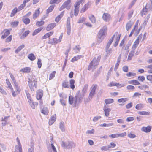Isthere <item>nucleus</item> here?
Listing matches in <instances>:
<instances>
[{
    "label": "nucleus",
    "mask_w": 152,
    "mask_h": 152,
    "mask_svg": "<svg viewBox=\"0 0 152 152\" xmlns=\"http://www.w3.org/2000/svg\"><path fill=\"white\" fill-rule=\"evenodd\" d=\"M84 96V95L82 94L79 91L76 92L75 98V107L78 106L82 102Z\"/></svg>",
    "instance_id": "1"
},
{
    "label": "nucleus",
    "mask_w": 152,
    "mask_h": 152,
    "mask_svg": "<svg viewBox=\"0 0 152 152\" xmlns=\"http://www.w3.org/2000/svg\"><path fill=\"white\" fill-rule=\"evenodd\" d=\"M101 58V56H99L96 58L95 57L92 61L90 63L88 69L90 70L92 69H95L96 68V66L98 65L99 63V61Z\"/></svg>",
    "instance_id": "2"
},
{
    "label": "nucleus",
    "mask_w": 152,
    "mask_h": 152,
    "mask_svg": "<svg viewBox=\"0 0 152 152\" xmlns=\"http://www.w3.org/2000/svg\"><path fill=\"white\" fill-rule=\"evenodd\" d=\"M107 33V29H100L98 34V41L99 42H101L106 36Z\"/></svg>",
    "instance_id": "3"
},
{
    "label": "nucleus",
    "mask_w": 152,
    "mask_h": 152,
    "mask_svg": "<svg viewBox=\"0 0 152 152\" xmlns=\"http://www.w3.org/2000/svg\"><path fill=\"white\" fill-rule=\"evenodd\" d=\"M61 145L64 148L67 149H70L74 148L75 146V144L73 142L71 141H68L66 142L62 141Z\"/></svg>",
    "instance_id": "4"
},
{
    "label": "nucleus",
    "mask_w": 152,
    "mask_h": 152,
    "mask_svg": "<svg viewBox=\"0 0 152 152\" xmlns=\"http://www.w3.org/2000/svg\"><path fill=\"white\" fill-rule=\"evenodd\" d=\"M29 86L31 91H34V86L35 88L37 87V81L34 79H29Z\"/></svg>",
    "instance_id": "5"
},
{
    "label": "nucleus",
    "mask_w": 152,
    "mask_h": 152,
    "mask_svg": "<svg viewBox=\"0 0 152 152\" xmlns=\"http://www.w3.org/2000/svg\"><path fill=\"white\" fill-rule=\"evenodd\" d=\"M121 34L118 33V32H116L113 35L112 37H113V39H114V38H115V41L114 45L115 47H116L118 45V43L119 41Z\"/></svg>",
    "instance_id": "6"
},
{
    "label": "nucleus",
    "mask_w": 152,
    "mask_h": 152,
    "mask_svg": "<svg viewBox=\"0 0 152 152\" xmlns=\"http://www.w3.org/2000/svg\"><path fill=\"white\" fill-rule=\"evenodd\" d=\"M82 2L79 0L77 1L75 3L74 7V15L77 16L79 12V5Z\"/></svg>",
    "instance_id": "7"
},
{
    "label": "nucleus",
    "mask_w": 152,
    "mask_h": 152,
    "mask_svg": "<svg viewBox=\"0 0 152 152\" xmlns=\"http://www.w3.org/2000/svg\"><path fill=\"white\" fill-rule=\"evenodd\" d=\"M16 140L17 142L18 145L15 146V152H22L21 145L18 137L17 138Z\"/></svg>",
    "instance_id": "8"
},
{
    "label": "nucleus",
    "mask_w": 152,
    "mask_h": 152,
    "mask_svg": "<svg viewBox=\"0 0 152 152\" xmlns=\"http://www.w3.org/2000/svg\"><path fill=\"white\" fill-rule=\"evenodd\" d=\"M71 0H67L63 4L65 8L69 10L70 9L71 5Z\"/></svg>",
    "instance_id": "9"
},
{
    "label": "nucleus",
    "mask_w": 152,
    "mask_h": 152,
    "mask_svg": "<svg viewBox=\"0 0 152 152\" xmlns=\"http://www.w3.org/2000/svg\"><path fill=\"white\" fill-rule=\"evenodd\" d=\"M43 95V92L42 90H39L37 92L36 98L38 100L40 99Z\"/></svg>",
    "instance_id": "10"
},
{
    "label": "nucleus",
    "mask_w": 152,
    "mask_h": 152,
    "mask_svg": "<svg viewBox=\"0 0 152 152\" xmlns=\"http://www.w3.org/2000/svg\"><path fill=\"white\" fill-rule=\"evenodd\" d=\"M102 18L104 20L106 21H109L110 19V16L108 13H104L102 16Z\"/></svg>",
    "instance_id": "11"
},
{
    "label": "nucleus",
    "mask_w": 152,
    "mask_h": 152,
    "mask_svg": "<svg viewBox=\"0 0 152 152\" xmlns=\"http://www.w3.org/2000/svg\"><path fill=\"white\" fill-rule=\"evenodd\" d=\"M151 127L150 126H148L147 127H143L141 128V130L145 133H148L151 130Z\"/></svg>",
    "instance_id": "12"
},
{
    "label": "nucleus",
    "mask_w": 152,
    "mask_h": 152,
    "mask_svg": "<svg viewBox=\"0 0 152 152\" xmlns=\"http://www.w3.org/2000/svg\"><path fill=\"white\" fill-rule=\"evenodd\" d=\"M75 99L72 96H70L69 97L68 103L70 104H73V107H75Z\"/></svg>",
    "instance_id": "13"
},
{
    "label": "nucleus",
    "mask_w": 152,
    "mask_h": 152,
    "mask_svg": "<svg viewBox=\"0 0 152 152\" xmlns=\"http://www.w3.org/2000/svg\"><path fill=\"white\" fill-rule=\"evenodd\" d=\"M108 86L109 87H111L112 86H116L117 87H121L124 86V85L121 86V84L119 83L113 82H111L108 85Z\"/></svg>",
    "instance_id": "14"
},
{
    "label": "nucleus",
    "mask_w": 152,
    "mask_h": 152,
    "mask_svg": "<svg viewBox=\"0 0 152 152\" xmlns=\"http://www.w3.org/2000/svg\"><path fill=\"white\" fill-rule=\"evenodd\" d=\"M3 33H4V34L1 36V38L2 39H4L10 34V31L7 29H4Z\"/></svg>",
    "instance_id": "15"
},
{
    "label": "nucleus",
    "mask_w": 152,
    "mask_h": 152,
    "mask_svg": "<svg viewBox=\"0 0 152 152\" xmlns=\"http://www.w3.org/2000/svg\"><path fill=\"white\" fill-rule=\"evenodd\" d=\"M56 119V115L55 114L54 115L51 116L49 121V125H52L55 121Z\"/></svg>",
    "instance_id": "16"
},
{
    "label": "nucleus",
    "mask_w": 152,
    "mask_h": 152,
    "mask_svg": "<svg viewBox=\"0 0 152 152\" xmlns=\"http://www.w3.org/2000/svg\"><path fill=\"white\" fill-rule=\"evenodd\" d=\"M89 5L90 3L89 2L84 5L81 9L80 12L81 13H83L85 12L88 8Z\"/></svg>",
    "instance_id": "17"
},
{
    "label": "nucleus",
    "mask_w": 152,
    "mask_h": 152,
    "mask_svg": "<svg viewBox=\"0 0 152 152\" xmlns=\"http://www.w3.org/2000/svg\"><path fill=\"white\" fill-rule=\"evenodd\" d=\"M139 37H138L135 42H134L133 45L132 46V50H134V51H135L136 48L138 46V45L139 44Z\"/></svg>",
    "instance_id": "18"
},
{
    "label": "nucleus",
    "mask_w": 152,
    "mask_h": 152,
    "mask_svg": "<svg viewBox=\"0 0 152 152\" xmlns=\"http://www.w3.org/2000/svg\"><path fill=\"white\" fill-rule=\"evenodd\" d=\"M88 18L91 22L93 23H95L96 22V19L95 16L93 15H90Z\"/></svg>",
    "instance_id": "19"
},
{
    "label": "nucleus",
    "mask_w": 152,
    "mask_h": 152,
    "mask_svg": "<svg viewBox=\"0 0 152 152\" xmlns=\"http://www.w3.org/2000/svg\"><path fill=\"white\" fill-rule=\"evenodd\" d=\"M28 102L31 107L33 109H34L35 107L37 106L38 104L37 102H33L32 100L29 101Z\"/></svg>",
    "instance_id": "20"
},
{
    "label": "nucleus",
    "mask_w": 152,
    "mask_h": 152,
    "mask_svg": "<svg viewBox=\"0 0 152 152\" xmlns=\"http://www.w3.org/2000/svg\"><path fill=\"white\" fill-rule=\"evenodd\" d=\"M103 110L104 112L105 116L107 117L108 116L109 114V113L111 111V109L110 108H106L105 106L103 109Z\"/></svg>",
    "instance_id": "21"
},
{
    "label": "nucleus",
    "mask_w": 152,
    "mask_h": 152,
    "mask_svg": "<svg viewBox=\"0 0 152 152\" xmlns=\"http://www.w3.org/2000/svg\"><path fill=\"white\" fill-rule=\"evenodd\" d=\"M114 124L113 123H104L103 124L100 125V127H110L113 126Z\"/></svg>",
    "instance_id": "22"
},
{
    "label": "nucleus",
    "mask_w": 152,
    "mask_h": 152,
    "mask_svg": "<svg viewBox=\"0 0 152 152\" xmlns=\"http://www.w3.org/2000/svg\"><path fill=\"white\" fill-rule=\"evenodd\" d=\"M138 113L139 114L142 115L148 116L150 115L149 112L145 111H139Z\"/></svg>",
    "instance_id": "23"
},
{
    "label": "nucleus",
    "mask_w": 152,
    "mask_h": 152,
    "mask_svg": "<svg viewBox=\"0 0 152 152\" xmlns=\"http://www.w3.org/2000/svg\"><path fill=\"white\" fill-rule=\"evenodd\" d=\"M39 8L35 10L34 13L33 14V18L34 19H35L39 15L40 13V11L39 10Z\"/></svg>",
    "instance_id": "24"
},
{
    "label": "nucleus",
    "mask_w": 152,
    "mask_h": 152,
    "mask_svg": "<svg viewBox=\"0 0 152 152\" xmlns=\"http://www.w3.org/2000/svg\"><path fill=\"white\" fill-rule=\"evenodd\" d=\"M31 70V68L29 67H26L23 68L20 71L23 73H29Z\"/></svg>",
    "instance_id": "25"
},
{
    "label": "nucleus",
    "mask_w": 152,
    "mask_h": 152,
    "mask_svg": "<svg viewBox=\"0 0 152 152\" xmlns=\"http://www.w3.org/2000/svg\"><path fill=\"white\" fill-rule=\"evenodd\" d=\"M62 86L64 88H69V86L68 84V82L66 80H64L63 82Z\"/></svg>",
    "instance_id": "26"
},
{
    "label": "nucleus",
    "mask_w": 152,
    "mask_h": 152,
    "mask_svg": "<svg viewBox=\"0 0 152 152\" xmlns=\"http://www.w3.org/2000/svg\"><path fill=\"white\" fill-rule=\"evenodd\" d=\"M134 21L130 20L129 21L126 25V28H131L132 26L134 23Z\"/></svg>",
    "instance_id": "27"
},
{
    "label": "nucleus",
    "mask_w": 152,
    "mask_h": 152,
    "mask_svg": "<svg viewBox=\"0 0 152 152\" xmlns=\"http://www.w3.org/2000/svg\"><path fill=\"white\" fill-rule=\"evenodd\" d=\"M144 107V105L143 104L140 103L137 104L135 108L137 110H141V109Z\"/></svg>",
    "instance_id": "28"
},
{
    "label": "nucleus",
    "mask_w": 152,
    "mask_h": 152,
    "mask_svg": "<svg viewBox=\"0 0 152 152\" xmlns=\"http://www.w3.org/2000/svg\"><path fill=\"white\" fill-rule=\"evenodd\" d=\"M134 52L135 51H134V50H132L130 52L128 55V60H131L132 59V57L134 56Z\"/></svg>",
    "instance_id": "29"
},
{
    "label": "nucleus",
    "mask_w": 152,
    "mask_h": 152,
    "mask_svg": "<svg viewBox=\"0 0 152 152\" xmlns=\"http://www.w3.org/2000/svg\"><path fill=\"white\" fill-rule=\"evenodd\" d=\"M59 127L62 132L65 131V126L64 122L63 121H61L60 122V123Z\"/></svg>",
    "instance_id": "30"
},
{
    "label": "nucleus",
    "mask_w": 152,
    "mask_h": 152,
    "mask_svg": "<svg viewBox=\"0 0 152 152\" xmlns=\"http://www.w3.org/2000/svg\"><path fill=\"white\" fill-rule=\"evenodd\" d=\"M23 20L24 23L26 24H29L30 22V19L26 17V16H24L23 17Z\"/></svg>",
    "instance_id": "31"
},
{
    "label": "nucleus",
    "mask_w": 152,
    "mask_h": 152,
    "mask_svg": "<svg viewBox=\"0 0 152 152\" xmlns=\"http://www.w3.org/2000/svg\"><path fill=\"white\" fill-rule=\"evenodd\" d=\"M25 47V45L24 44H22V45L18 47V48L15 51V53H18L20 52L23 48Z\"/></svg>",
    "instance_id": "32"
},
{
    "label": "nucleus",
    "mask_w": 152,
    "mask_h": 152,
    "mask_svg": "<svg viewBox=\"0 0 152 152\" xmlns=\"http://www.w3.org/2000/svg\"><path fill=\"white\" fill-rule=\"evenodd\" d=\"M6 83L7 85L8 86V88H10L11 90H13V88L12 85L10 82L9 80L7 79L6 80Z\"/></svg>",
    "instance_id": "33"
},
{
    "label": "nucleus",
    "mask_w": 152,
    "mask_h": 152,
    "mask_svg": "<svg viewBox=\"0 0 152 152\" xmlns=\"http://www.w3.org/2000/svg\"><path fill=\"white\" fill-rule=\"evenodd\" d=\"M51 149L53 150V152H57V151L55 147L52 143L51 144V147L48 148V150L49 152H51L50 149Z\"/></svg>",
    "instance_id": "34"
},
{
    "label": "nucleus",
    "mask_w": 152,
    "mask_h": 152,
    "mask_svg": "<svg viewBox=\"0 0 152 152\" xmlns=\"http://www.w3.org/2000/svg\"><path fill=\"white\" fill-rule=\"evenodd\" d=\"M14 86L15 88L16 89V91L18 92V93H20L21 91V89L19 86H18L17 83L14 84Z\"/></svg>",
    "instance_id": "35"
},
{
    "label": "nucleus",
    "mask_w": 152,
    "mask_h": 152,
    "mask_svg": "<svg viewBox=\"0 0 152 152\" xmlns=\"http://www.w3.org/2000/svg\"><path fill=\"white\" fill-rule=\"evenodd\" d=\"M70 84V88L73 89L75 87L74 83L75 81L73 79H71L69 81Z\"/></svg>",
    "instance_id": "36"
},
{
    "label": "nucleus",
    "mask_w": 152,
    "mask_h": 152,
    "mask_svg": "<svg viewBox=\"0 0 152 152\" xmlns=\"http://www.w3.org/2000/svg\"><path fill=\"white\" fill-rule=\"evenodd\" d=\"M41 112L45 115H47L48 113V108L46 107H44L42 110Z\"/></svg>",
    "instance_id": "37"
},
{
    "label": "nucleus",
    "mask_w": 152,
    "mask_h": 152,
    "mask_svg": "<svg viewBox=\"0 0 152 152\" xmlns=\"http://www.w3.org/2000/svg\"><path fill=\"white\" fill-rule=\"evenodd\" d=\"M83 56L82 55H77L75 56L72 60V61L74 62L76 61L78 59H79L80 58H83Z\"/></svg>",
    "instance_id": "38"
},
{
    "label": "nucleus",
    "mask_w": 152,
    "mask_h": 152,
    "mask_svg": "<svg viewBox=\"0 0 152 152\" xmlns=\"http://www.w3.org/2000/svg\"><path fill=\"white\" fill-rule=\"evenodd\" d=\"M104 101L106 104H108L113 103L114 100L112 99H105Z\"/></svg>",
    "instance_id": "39"
},
{
    "label": "nucleus",
    "mask_w": 152,
    "mask_h": 152,
    "mask_svg": "<svg viewBox=\"0 0 152 152\" xmlns=\"http://www.w3.org/2000/svg\"><path fill=\"white\" fill-rule=\"evenodd\" d=\"M128 83L133 85H139L140 84L138 81L135 80L129 81Z\"/></svg>",
    "instance_id": "40"
},
{
    "label": "nucleus",
    "mask_w": 152,
    "mask_h": 152,
    "mask_svg": "<svg viewBox=\"0 0 152 152\" xmlns=\"http://www.w3.org/2000/svg\"><path fill=\"white\" fill-rule=\"evenodd\" d=\"M28 58L31 61L34 60L36 59V57L33 53H31L28 55Z\"/></svg>",
    "instance_id": "41"
},
{
    "label": "nucleus",
    "mask_w": 152,
    "mask_h": 152,
    "mask_svg": "<svg viewBox=\"0 0 152 152\" xmlns=\"http://www.w3.org/2000/svg\"><path fill=\"white\" fill-rule=\"evenodd\" d=\"M56 25V23H51L49 24L47 26L48 28H54Z\"/></svg>",
    "instance_id": "42"
},
{
    "label": "nucleus",
    "mask_w": 152,
    "mask_h": 152,
    "mask_svg": "<svg viewBox=\"0 0 152 152\" xmlns=\"http://www.w3.org/2000/svg\"><path fill=\"white\" fill-rule=\"evenodd\" d=\"M29 31H26L21 35L20 37V39H24L29 34Z\"/></svg>",
    "instance_id": "43"
},
{
    "label": "nucleus",
    "mask_w": 152,
    "mask_h": 152,
    "mask_svg": "<svg viewBox=\"0 0 152 152\" xmlns=\"http://www.w3.org/2000/svg\"><path fill=\"white\" fill-rule=\"evenodd\" d=\"M148 10V8L146 6V7L145 8H144L142 10L141 12V15L142 16L145 15L146 13H147Z\"/></svg>",
    "instance_id": "44"
},
{
    "label": "nucleus",
    "mask_w": 152,
    "mask_h": 152,
    "mask_svg": "<svg viewBox=\"0 0 152 152\" xmlns=\"http://www.w3.org/2000/svg\"><path fill=\"white\" fill-rule=\"evenodd\" d=\"M56 73V71H53L49 75V79L50 80L52 79L55 77Z\"/></svg>",
    "instance_id": "45"
},
{
    "label": "nucleus",
    "mask_w": 152,
    "mask_h": 152,
    "mask_svg": "<svg viewBox=\"0 0 152 152\" xmlns=\"http://www.w3.org/2000/svg\"><path fill=\"white\" fill-rule=\"evenodd\" d=\"M18 11V10H17V9L16 8H15V9H14L12 11V12L10 15V16L11 17L13 16L14 15H15V14L17 13V12Z\"/></svg>",
    "instance_id": "46"
},
{
    "label": "nucleus",
    "mask_w": 152,
    "mask_h": 152,
    "mask_svg": "<svg viewBox=\"0 0 152 152\" xmlns=\"http://www.w3.org/2000/svg\"><path fill=\"white\" fill-rule=\"evenodd\" d=\"M75 52L76 53H78L80 51V48L79 46H75L73 48Z\"/></svg>",
    "instance_id": "47"
},
{
    "label": "nucleus",
    "mask_w": 152,
    "mask_h": 152,
    "mask_svg": "<svg viewBox=\"0 0 152 152\" xmlns=\"http://www.w3.org/2000/svg\"><path fill=\"white\" fill-rule=\"evenodd\" d=\"M26 4L24 3H23L21 5L18 7V8L17 9L18 10V11H19L22 10L24 7L25 6Z\"/></svg>",
    "instance_id": "48"
},
{
    "label": "nucleus",
    "mask_w": 152,
    "mask_h": 152,
    "mask_svg": "<svg viewBox=\"0 0 152 152\" xmlns=\"http://www.w3.org/2000/svg\"><path fill=\"white\" fill-rule=\"evenodd\" d=\"M113 37H111L110 39L109 40V41L108 42L106 45V47L107 48H109L110 45L113 42Z\"/></svg>",
    "instance_id": "49"
},
{
    "label": "nucleus",
    "mask_w": 152,
    "mask_h": 152,
    "mask_svg": "<svg viewBox=\"0 0 152 152\" xmlns=\"http://www.w3.org/2000/svg\"><path fill=\"white\" fill-rule=\"evenodd\" d=\"M44 23V22L43 20L37 21L36 23V25L38 26H40L43 25Z\"/></svg>",
    "instance_id": "50"
},
{
    "label": "nucleus",
    "mask_w": 152,
    "mask_h": 152,
    "mask_svg": "<svg viewBox=\"0 0 152 152\" xmlns=\"http://www.w3.org/2000/svg\"><path fill=\"white\" fill-rule=\"evenodd\" d=\"M54 8V6H53L52 5L50 6L47 10V13H48L52 12Z\"/></svg>",
    "instance_id": "51"
},
{
    "label": "nucleus",
    "mask_w": 152,
    "mask_h": 152,
    "mask_svg": "<svg viewBox=\"0 0 152 152\" xmlns=\"http://www.w3.org/2000/svg\"><path fill=\"white\" fill-rule=\"evenodd\" d=\"M147 7L148 8L149 11H152V0L151 1V4H147L146 5Z\"/></svg>",
    "instance_id": "52"
},
{
    "label": "nucleus",
    "mask_w": 152,
    "mask_h": 152,
    "mask_svg": "<svg viewBox=\"0 0 152 152\" xmlns=\"http://www.w3.org/2000/svg\"><path fill=\"white\" fill-rule=\"evenodd\" d=\"M136 75V74L134 72H129L126 74V75L128 77L134 76Z\"/></svg>",
    "instance_id": "53"
},
{
    "label": "nucleus",
    "mask_w": 152,
    "mask_h": 152,
    "mask_svg": "<svg viewBox=\"0 0 152 152\" xmlns=\"http://www.w3.org/2000/svg\"><path fill=\"white\" fill-rule=\"evenodd\" d=\"M63 14H61L60 15L57 16L55 18V21L57 22H58L60 20L61 18H62Z\"/></svg>",
    "instance_id": "54"
},
{
    "label": "nucleus",
    "mask_w": 152,
    "mask_h": 152,
    "mask_svg": "<svg viewBox=\"0 0 152 152\" xmlns=\"http://www.w3.org/2000/svg\"><path fill=\"white\" fill-rule=\"evenodd\" d=\"M127 100L126 98H121L118 99V102L119 103L125 102Z\"/></svg>",
    "instance_id": "55"
},
{
    "label": "nucleus",
    "mask_w": 152,
    "mask_h": 152,
    "mask_svg": "<svg viewBox=\"0 0 152 152\" xmlns=\"http://www.w3.org/2000/svg\"><path fill=\"white\" fill-rule=\"evenodd\" d=\"M26 94L27 98L28 99V102L29 101H31V97L29 93L27 91H26Z\"/></svg>",
    "instance_id": "56"
},
{
    "label": "nucleus",
    "mask_w": 152,
    "mask_h": 152,
    "mask_svg": "<svg viewBox=\"0 0 152 152\" xmlns=\"http://www.w3.org/2000/svg\"><path fill=\"white\" fill-rule=\"evenodd\" d=\"M95 132L94 130L92 129L91 130H88L86 132V133L87 134H92L94 133Z\"/></svg>",
    "instance_id": "57"
},
{
    "label": "nucleus",
    "mask_w": 152,
    "mask_h": 152,
    "mask_svg": "<svg viewBox=\"0 0 152 152\" xmlns=\"http://www.w3.org/2000/svg\"><path fill=\"white\" fill-rule=\"evenodd\" d=\"M138 88L140 89L144 90L146 88H148L149 87L146 85H143L141 86H139Z\"/></svg>",
    "instance_id": "58"
},
{
    "label": "nucleus",
    "mask_w": 152,
    "mask_h": 152,
    "mask_svg": "<svg viewBox=\"0 0 152 152\" xmlns=\"http://www.w3.org/2000/svg\"><path fill=\"white\" fill-rule=\"evenodd\" d=\"M86 20V18L84 17H80L78 23H83V22L85 21Z\"/></svg>",
    "instance_id": "59"
},
{
    "label": "nucleus",
    "mask_w": 152,
    "mask_h": 152,
    "mask_svg": "<svg viewBox=\"0 0 152 152\" xmlns=\"http://www.w3.org/2000/svg\"><path fill=\"white\" fill-rule=\"evenodd\" d=\"M97 87V85L93 84L91 87V91L95 92Z\"/></svg>",
    "instance_id": "60"
},
{
    "label": "nucleus",
    "mask_w": 152,
    "mask_h": 152,
    "mask_svg": "<svg viewBox=\"0 0 152 152\" xmlns=\"http://www.w3.org/2000/svg\"><path fill=\"white\" fill-rule=\"evenodd\" d=\"M128 136L130 138H134L136 137V136L135 134L131 133H129L128 134Z\"/></svg>",
    "instance_id": "61"
},
{
    "label": "nucleus",
    "mask_w": 152,
    "mask_h": 152,
    "mask_svg": "<svg viewBox=\"0 0 152 152\" xmlns=\"http://www.w3.org/2000/svg\"><path fill=\"white\" fill-rule=\"evenodd\" d=\"M10 76L13 82L14 83V84L15 83H17L16 80L15 78V77H14L13 75L11 73H10Z\"/></svg>",
    "instance_id": "62"
},
{
    "label": "nucleus",
    "mask_w": 152,
    "mask_h": 152,
    "mask_svg": "<svg viewBox=\"0 0 152 152\" xmlns=\"http://www.w3.org/2000/svg\"><path fill=\"white\" fill-rule=\"evenodd\" d=\"M92 98L91 97H90L89 96L88 98H84V101L85 102V103L86 104L87 103L89 102Z\"/></svg>",
    "instance_id": "63"
},
{
    "label": "nucleus",
    "mask_w": 152,
    "mask_h": 152,
    "mask_svg": "<svg viewBox=\"0 0 152 152\" xmlns=\"http://www.w3.org/2000/svg\"><path fill=\"white\" fill-rule=\"evenodd\" d=\"M105 50L107 54H109L111 53L112 51V49L106 47Z\"/></svg>",
    "instance_id": "64"
}]
</instances>
